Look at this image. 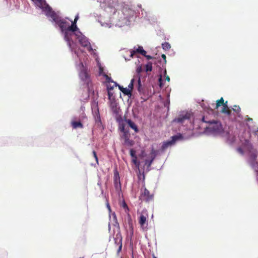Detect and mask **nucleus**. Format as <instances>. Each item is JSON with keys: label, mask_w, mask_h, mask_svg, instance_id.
<instances>
[{"label": "nucleus", "mask_w": 258, "mask_h": 258, "mask_svg": "<svg viewBox=\"0 0 258 258\" xmlns=\"http://www.w3.org/2000/svg\"><path fill=\"white\" fill-rule=\"evenodd\" d=\"M123 206L124 208H127V205L125 203L123 204Z\"/></svg>", "instance_id": "nucleus-49"}, {"label": "nucleus", "mask_w": 258, "mask_h": 258, "mask_svg": "<svg viewBox=\"0 0 258 258\" xmlns=\"http://www.w3.org/2000/svg\"><path fill=\"white\" fill-rule=\"evenodd\" d=\"M176 138H177L176 136H173L172 137V140L171 141L164 142L161 147L162 150H164L165 149L167 148L169 146L172 145L175 142Z\"/></svg>", "instance_id": "nucleus-14"}, {"label": "nucleus", "mask_w": 258, "mask_h": 258, "mask_svg": "<svg viewBox=\"0 0 258 258\" xmlns=\"http://www.w3.org/2000/svg\"><path fill=\"white\" fill-rule=\"evenodd\" d=\"M132 161L136 166H139L140 163L137 161V157L133 158Z\"/></svg>", "instance_id": "nucleus-32"}, {"label": "nucleus", "mask_w": 258, "mask_h": 258, "mask_svg": "<svg viewBox=\"0 0 258 258\" xmlns=\"http://www.w3.org/2000/svg\"><path fill=\"white\" fill-rule=\"evenodd\" d=\"M92 153H93V156L95 158L96 162L98 163V159L97 154H96V152L95 151H93Z\"/></svg>", "instance_id": "nucleus-36"}, {"label": "nucleus", "mask_w": 258, "mask_h": 258, "mask_svg": "<svg viewBox=\"0 0 258 258\" xmlns=\"http://www.w3.org/2000/svg\"><path fill=\"white\" fill-rule=\"evenodd\" d=\"M202 121L204 122L209 124L208 128L213 132H220L222 130V125L220 121L215 120L211 121H207L206 120L205 117L203 116Z\"/></svg>", "instance_id": "nucleus-4"}, {"label": "nucleus", "mask_w": 258, "mask_h": 258, "mask_svg": "<svg viewBox=\"0 0 258 258\" xmlns=\"http://www.w3.org/2000/svg\"><path fill=\"white\" fill-rule=\"evenodd\" d=\"M103 68H101V67H100L99 68V73H100V74H101L102 72H103Z\"/></svg>", "instance_id": "nucleus-45"}, {"label": "nucleus", "mask_w": 258, "mask_h": 258, "mask_svg": "<svg viewBox=\"0 0 258 258\" xmlns=\"http://www.w3.org/2000/svg\"><path fill=\"white\" fill-rule=\"evenodd\" d=\"M138 91L140 92H142L143 91V89L142 88V85H141L140 77H139V79L138 80Z\"/></svg>", "instance_id": "nucleus-27"}, {"label": "nucleus", "mask_w": 258, "mask_h": 258, "mask_svg": "<svg viewBox=\"0 0 258 258\" xmlns=\"http://www.w3.org/2000/svg\"><path fill=\"white\" fill-rule=\"evenodd\" d=\"M113 216H113V218H114V219L115 221V224H114V225L116 226L117 227H119V224H118V223L117 221V218H116V216L115 214H113Z\"/></svg>", "instance_id": "nucleus-37"}, {"label": "nucleus", "mask_w": 258, "mask_h": 258, "mask_svg": "<svg viewBox=\"0 0 258 258\" xmlns=\"http://www.w3.org/2000/svg\"><path fill=\"white\" fill-rule=\"evenodd\" d=\"M159 84H160V87H162L163 86V83H162L163 81H162L161 76L159 79Z\"/></svg>", "instance_id": "nucleus-40"}, {"label": "nucleus", "mask_w": 258, "mask_h": 258, "mask_svg": "<svg viewBox=\"0 0 258 258\" xmlns=\"http://www.w3.org/2000/svg\"><path fill=\"white\" fill-rule=\"evenodd\" d=\"M189 119V114H186L184 115L180 116L175 119V121L178 123H183L185 120Z\"/></svg>", "instance_id": "nucleus-16"}, {"label": "nucleus", "mask_w": 258, "mask_h": 258, "mask_svg": "<svg viewBox=\"0 0 258 258\" xmlns=\"http://www.w3.org/2000/svg\"><path fill=\"white\" fill-rule=\"evenodd\" d=\"M153 160H154V158H152V159L150 160H146V161H145V164H147L148 166H150L152 164Z\"/></svg>", "instance_id": "nucleus-33"}, {"label": "nucleus", "mask_w": 258, "mask_h": 258, "mask_svg": "<svg viewBox=\"0 0 258 258\" xmlns=\"http://www.w3.org/2000/svg\"><path fill=\"white\" fill-rule=\"evenodd\" d=\"M128 12H130V16H126V18H129L131 16H133L134 14V12L132 10L128 9Z\"/></svg>", "instance_id": "nucleus-38"}, {"label": "nucleus", "mask_w": 258, "mask_h": 258, "mask_svg": "<svg viewBox=\"0 0 258 258\" xmlns=\"http://www.w3.org/2000/svg\"><path fill=\"white\" fill-rule=\"evenodd\" d=\"M252 119L250 118V117H247V118L246 119V120L247 121H250V120H252Z\"/></svg>", "instance_id": "nucleus-48"}, {"label": "nucleus", "mask_w": 258, "mask_h": 258, "mask_svg": "<svg viewBox=\"0 0 258 258\" xmlns=\"http://www.w3.org/2000/svg\"><path fill=\"white\" fill-rule=\"evenodd\" d=\"M105 77V79H106V80L107 82H112L114 84V85L115 86H117V84L115 82H113L112 80H111V78L110 77H109V76H108L107 75L105 74L103 75Z\"/></svg>", "instance_id": "nucleus-26"}, {"label": "nucleus", "mask_w": 258, "mask_h": 258, "mask_svg": "<svg viewBox=\"0 0 258 258\" xmlns=\"http://www.w3.org/2000/svg\"><path fill=\"white\" fill-rule=\"evenodd\" d=\"M141 196L144 198L147 202L152 200L153 199V195L150 193L149 191L146 188L144 189V192L142 194Z\"/></svg>", "instance_id": "nucleus-13"}, {"label": "nucleus", "mask_w": 258, "mask_h": 258, "mask_svg": "<svg viewBox=\"0 0 258 258\" xmlns=\"http://www.w3.org/2000/svg\"><path fill=\"white\" fill-rule=\"evenodd\" d=\"M125 125L124 124V123H123V122H120L119 123V129L120 130V131L123 133H125V132H128V130H126L125 128Z\"/></svg>", "instance_id": "nucleus-22"}, {"label": "nucleus", "mask_w": 258, "mask_h": 258, "mask_svg": "<svg viewBox=\"0 0 258 258\" xmlns=\"http://www.w3.org/2000/svg\"><path fill=\"white\" fill-rule=\"evenodd\" d=\"M134 79H132L131 81L130 84L128 86V88L132 92L134 87Z\"/></svg>", "instance_id": "nucleus-28"}, {"label": "nucleus", "mask_w": 258, "mask_h": 258, "mask_svg": "<svg viewBox=\"0 0 258 258\" xmlns=\"http://www.w3.org/2000/svg\"><path fill=\"white\" fill-rule=\"evenodd\" d=\"M79 76L81 80L83 81L85 83H86L88 86H89V84L90 82V79L89 76L87 73V72L85 70H82L80 73Z\"/></svg>", "instance_id": "nucleus-12"}, {"label": "nucleus", "mask_w": 258, "mask_h": 258, "mask_svg": "<svg viewBox=\"0 0 258 258\" xmlns=\"http://www.w3.org/2000/svg\"><path fill=\"white\" fill-rule=\"evenodd\" d=\"M166 80L168 81V82H169L170 81V78L169 76H167L166 78Z\"/></svg>", "instance_id": "nucleus-47"}, {"label": "nucleus", "mask_w": 258, "mask_h": 258, "mask_svg": "<svg viewBox=\"0 0 258 258\" xmlns=\"http://www.w3.org/2000/svg\"><path fill=\"white\" fill-rule=\"evenodd\" d=\"M148 216L147 214H142L139 217V223L140 225L141 228L143 230H146L148 229Z\"/></svg>", "instance_id": "nucleus-6"}, {"label": "nucleus", "mask_w": 258, "mask_h": 258, "mask_svg": "<svg viewBox=\"0 0 258 258\" xmlns=\"http://www.w3.org/2000/svg\"><path fill=\"white\" fill-rule=\"evenodd\" d=\"M237 151L238 153H239L240 154H241V155H243V150L241 148L239 147V148H238L237 149Z\"/></svg>", "instance_id": "nucleus-39"}, {"label": "nucleus", "mask_w": 258, "mask_h": 258, "mask_svg": "<svg viewBox=\"0 0 258 258\" xmlns=\"http://www.w3.org/2000/svg\"><path fill=\"white\" fill-rule=\"evenodd\" d=\"M118 181L119 182V177L118 173L117 172H116V173H114V183H115V184H116V186L117 185ZM119 183L120 184L119 182Z\"/></svg>", "instance_id": "nucleus-25"}, {"label": "nucleus", "mask_w": 258, "mask_h": 258, "mask_svg": "<svg viewBox=\"0 0 258 258\" xmlns=\"http://www.w3.org/2000/svg\"><path fill=\"white\" fill-rule=\"evenodd\" d=\"M136 53H139L141 54L142 55H145L147 52L143 49L142 46H139L136 50H133L131 52V56L133 57V55Z\"/></svg>", "instance_id": "nucleus-15"}, {"label": "nucleus", "mask_w": 258, "mask_h": 258, "mask_svg": "<svg viewBox=\"0 0 258 258\" xmlns=\"http://www.w3.org/2000/svg\"><path fill=\"white\" fill-rule=\"evenodd\" d=\"M130 155L132 158H134L137 157L136 155V151L134 150L133 149H131L130 150Z\"/></svg>", "instance_id": "nucleus-31"}, {"label": "nucleus", "mask_w": 258, "mask_h": 258, "mask_svg": "<svg viewBox=\"0 0 258 258\" xmlns=\"http://www.w3.org/2000/svg\"><path fill=\"white\" fill-rule=\"evenodd\" d=\"M71 123L74 128H82L83 127V125L80 121H73Z\"/></svg>", "instance_id": "nucleus-20"}, {"label": "nucleus", "mask_w": 258, "mask_h": 258, "mask_svg": "<svg viewBox=\"0 0 258 258\" xmlns=\"http://www.w3.org/2000/svg\"><path fill=\"white\" fill-rule=\"evenodd\" d=\"M78 19H79V16H78V15H77V16L75 17V19H74V20L73 21H74V22H76V23H77V21H78Z\"/></svg>", "instance_id": "nucleus-43"}, {"label": "nucleus", "mask_w": 258, "mask_h": 258, "mask_svg": "<svg viewBox=\"0 0 258 258\" xmlns=\"http://www.w3.org/2000/svg\"><path fill=\"white\" fill-rule=\"evenodd\" d=\"M107 208H108V210H109V211H111L110 206V205H109V203H107Z\"/></svg>", "instance_id": "nucleus-44"}, {"label": "nucleus", "mask_w": 258, "mask_h": 258, "mask_svg": "<svg viewBox=\"0 0 258 258\" xmlns=\"http://www.w3.org/2000/svg\"><path fill=\"white\" fill-rule=\"evenodd\" d=\"M145 57H146L147 58V59H152L153 57L150 55H146V54H145V55H144Z\"/></svg>", "instance_id": "nucleus-41"}, {"label": "nucleus", "mask_w": 258, "mask_h": 258, "mask_svg": "<svg viewBox=\"0 0 258 258\" xmlns=\"http://www.w3.org/2000/svg\"><path fill=\"white\" fill-rule=\"evenodd\" d=\"M113 94L111 91H107V95L109 101L112 100V98H114V97L113 96Z\"/></svg>", "instance_id": "nucleus-30"}, {"label": "nucleus", "mask_w": 258, "mask_h": 258, "mask_svg": "<svg viewBox=\"0 0 258 258\" xmlns=\"http://www.w3.org/2000/svg\"><path fill=\"white\" fill-rule=\"evenodd\" d=\"M233 110L234 111L236 112L237 114L239 113L240 111V108L239 106L237 105H234Z\"/></svg>", "instance_id": "nucleus-29"}, {"label": "nucleus", "mask_w": 258, "mask_h": 258, "mask_svg": "<svg viewBox=\"0 0 258 258\" xmlns=\"http://www.w3.org/2000/svg\"><path fill=\"white\" fill-rule=\"evenodd\" d=\"M145 67L146 72H151L152 71V63L150 61L148 62Z\"/></svg>", "instance_id": "nucleus-23"}, {"label": "nucleus", "mask_w": 258, "mask_h": 258, "mask_svg": "<svg viewBox=\"0 0 258 258\" xmlns=\"http://www.w3.org/2000/svg\"><path fill=\"white\" fill-rule=\"evenodd\" d=\"M76 24L77 23L72 21L71 25H69V30H71L72 32H75L78 29Z\"/></svg>", "instance_id": "nucleus-21"}, {"label": "nucleus", "mask_w": 258, "mask_h": 258, "mask_svg": "<svg viewBox=\"0 0 258 258\" xmlns=\"http://www.w3.org/2000/svg\"><path fill=\"white\" fill-rule=\"evenodd\" d=\"M136 71H137V73L138 74H139L141 73L142 72V71H143V69H142V66H139V67L137 68Z\"/></svg>", "instance_id": "nucleus-35"}, {"label": "nucleus", "mask_w": 258, "mask_h": 258, "mask_svg": "<svg viewBox=\"0 0 258 258\" xmlns=\"http://www.w3.org/2000/svg\"><path fill=\"white\" fill-rule=\"evenodd\" d=\"M212 105L214 107V109H218L219 107L222 106V108L221 110V113L226 114L227 116H230L231 113V110L229 109L227 105V101L224 102L223 97L216 101V103L212 104Z\"/></svg>", "instance_id": "nucleus-3"}, {"label": "nucleus", "mask_w": 258, "mask_h": 258, "mask_svg": "<svg viewBox=\"0 0 258 258\" xmlns=\"http://www.w3.org/2000/svg\"><path fill=\"white\" fill-rule=\"evenodd\" d=\"M245 146L246 149L249 151L251 166L256 172H258V163L255 162L257 157L256 151L252 148L251 144L247 140L245 141Z\"/></svg>", "instance_id": "nucleus-2"}, {"label": "nucleus", "mask_w": 258, "mask_h": 258, "mask_svg": "<svg viewBox=\"0 0 258 258\" xmlns=\"http://www.w3.org/2000/svg\"><path fill=\"white\" fill-rule=\"evenodd\" d=\"M92 111L96 124L97 126L101 127L102 126V122L97 105L92 109Z\"/></svg>", "instance_id": "nucleus-8"}, {"label": "nucleus", "mask_w": 258, "mask_h": 258, "mask_svg": "<svg viewBox=\"0 0 258 258\" xmlns=\"http://www.w3.org/2000/svg\"><path fill=\"white\" fill-rule=\"evenodd\" d=\"M109 230L110 229V224H109Z\"/></svg>", "instance_id": "nucleus-51"}, {"label": "nucleus", "mask_w": 258, "mask_h": 258, "mask_svg": "<svg viewBox=\"0 0 258 258\" xmlns=\"http://www.w3.org/2000/svg\"><path fill=\"white\" fill-rule=\"evenodd\" d=\"M162 47L165 50H168L171 48L170 44L167 42H165L164 43H162Z\"/></svg>", "instance_id": "nucleus-24"}, {"label": "nucleus", "mask_w": 258, "mask_h": 258, "mask_svg": "<svg viewBox=\"0 0 258 258\" xmlns=\"http://www.w3.org/2000/svg\"><path fill=\"white\" fill-rule=\"evenodd\" d=\"M114 86H115L114 85H113V86H111L110 85H107V91H111L112 90H113Z\"/></svg>", "instance_id": "nucleus-34"}, {"label": "nucleus", "mask_w": 258, "mask_h": 258, "mask_svg": "<svg viewBox=\"0 0 258 258\" xmlns=\"http://www.w3.org/2000/svg\"><path fill=\"white\" fill-rule=\"evenodd\" d=\"M132 234H133V228L132 229Z\"/></svg>", "instance_id": "nucleus-50"}, {"label": "nucleus", "mask_w": 258, "mask_h": 258, "mask_svg": "<svg viewBox=\"0 0 258 258\" xmlns=\"http://www.w3.org/2000/svg\"><path fill=\"white\" fill-rule=\"evenodd\" d=\"M77 38L78 39L80 44L84 47L91 48V45L87 38L82 34L79 32L75 33Z\"/></svg>", "instance_id": "nucleus-5"}, {"label": "nucleus", "mask_w": 258, "mask_h": 258, "mask_svg": "<svg viewBox=\"0 0 258 258\" xmlns=\"http://www.w3.org/2000/svg\"><path fill=\"white\" fill-rule=\"evenodd\" d=\"M162 57L164 59H165V60H166V55H165V54H162Z\"/></svg>", "instance_id": "nucleus-46"}, {"label": "nucleus", "mask_w": 258, "mask_h": 258, "mask_svg": "<svg viewBox=\"0 0 258 258\" xmlns=\"http://www.w3.org/2000/svg\"><path fill=\"white\" fill-rule=\"evenodd\" d=\"M56 24L59 26L61 30V32L67 30H69V23L61 18L60 19V20H59Z\"/></svg>", "instance_id": "nucleus-9"}, {"label": "nucleus", "mask_w": 258, "mask_h": 258, "mask_svg": "<svg viewBox=\"0 0 258 258\" xmlns=\"http://www.w3.org/2000/svg\"><path fill=\"white\" fill-rule=\"evenodd\" d=\"M131 134L129 132H125L122 133L121 136V138L124 140V145L127 146L131 147L134 145V141L132 140H130Z\"/></svg>", "instance_id": "nucleus-7"}, {"label": "nucleus", "mask_w": 258, "mask_h": 258, "mask_svg": "<svg viewBox=\"0 0 258 258\" xmlns=\"http://www.w3.org/2000/svg\"><path fill=\"white\" fill-rule=\"evenodd\" d=\"M115 244L118 246V248L117 250L118 253H119L122 249V237L120 232H118L115 235L114 238Z\"/></svg>", "instance_id": "nucleus-10"}, {"label": "nucleus", "mask_w": 258, "mask_h": 258, "mask_svg": "<svg viewBox=\"0 0 258 258\" xmlns=\"http://www.w3.org/2000/svg\"><path fill=\"white\" fill-rule=\"evenodd\" d=\"M37 1L40 3V7L45 12L46 16L50 17L52 21L56 24L61 17L52 10L51 8L46 3L45 1H42V0Z\"/></svg>", "instance_id": "nucleus-1"}, {"label": "nucleus", "mask_w": 258, "mask_h": 258, "mask_svg": "<svg viewBox=\"0 0 258 258\" xmlns=\"http://www.w3.org/2000/svg\"><path fill=\"white\" fill-rule=\"evenodd\" d=\"M61 32L64 35V39L67 42L68 45L70 48H71V42L72 41L71 36L72 32L71 30H68L62 31Z\"/></svg>", "instance_id": "nucleus-11"}, {"label": "nucleus", "mask_w": 258, "mask_h": 258, "mask_svg": "<svg viewBox=\"0 0 258 258\" xmlns=\"http://www.w3.org/2000/svg\"><path fill=\"white\" fill-rule=\"evenodd\" d=\"M110 106L113 112L115 113H117V103L114 98H112V100H110Z\"/></svg>", "instance_id": "nucleus-18"}, {"label": "nucleus", "mask_w": 258, "mask_h": 258, "mask_svg": "<svg viewBox=\"0 0 258 258\" xmlns=\"http://www.w3.org/2000/svg\"><path fill=\"white\" fill-rule=\"evenodd\" d=\"M154 152V151L153 150L152 151V153H153V152Z\"/></svg>", "instance_id": "nucleus-52"}, {"label": "nucleus", "mask_w": 258, "mask_h": 258, "mask_svg": "<svg viewBox=\"0 0 258 258\" xmlns=\"http://www.w3.org/2000/svg\"><path fill=\"white\" fill-rule=\"evenodd\" d=\"M125 121L127 122L128 125L132 129H133L136 133H137L139 131L137 126L131 119H126Z\"/></svg>", "instance_id": "nucleus-19"}, {"label": "nucleus", "mask_w": 258, "mask_h": 258, "mask_svg": "<svg viewBox=\"0 0 258 258\" xmlns=\"http://www.w3.org/2000/svg\"><path fill=\"white\" fill-rule=\"evenodd\" d=\"M78 19H79V16H78V15H77V16L75 17V19H74V20L73 21H74V22H76V23H77V21H78Z\"/></svg>", "instance_id": "nucleus-42"}, {"label": "nucleus", "mask_w": 258, "mask_h": 258, "mask_svg": "<svg viewBox=\"0 0 258 258\" xmlns=\"http://www.w3.org/2000/svg\"><path fill=\"white\" fill-rule=\"evenodd\" d=\"M117 86H118L119 89L125 95L131 96L132 91L130 90L128 88H123L117 84Z\"/></svg>", "instance_id": "nucleus-17"}]
</instances>
